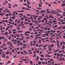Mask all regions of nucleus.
Returning <instances> with one entry per match:
<instances>
[{
	"instance_id": "nucleus-1",
	"label": "nucleus",
	"mask_w": 65,
	"mask_h": 65,
	"mask_svg": "<svg viewBox=\"0 0 65 65\" xmlns=\"http://www.w3.org/2000/svg\"><path fill=\"white\" fill-rule=\"evenodd\" d=\"M59 60L60 61H62L64 60V58H60L59 59Z\"/></svg>"
},
{
	"instance_id": "nucleus-2",
	"label": "nucleus",
	"mask_w": 65,
	"mask_h": 65,
	"mask_svg": "<svg viewBox=\"0 0 65 65\" xmlns=\"http://www.w3.org/2000/svg\"><path fill=\"white\" fill-rule=\"evenodd\" d=\"M48 50L49 51H52V48L50 47V45H48Z\"/></svg>"
},
{
	"instance_id": "nucleus-3",
	"label": "nucleus",
	"mask_w": 65,
	"mask_h": 65,
	"mask_svg": "<svg viewBox=\"0 0 65 65\" xmlns=\"http://www.w3.org/2000/svg\"><path fill=\"white\" fill-rule=\"evenodd\" d=\"M0 39L1 40H2V39H5V38H4V37H0Z\"/></svg>"
},
{
	"instance_id": "nucleus-4",
	"label": "nucleus",
	"mask_w": 65,
	"mask_h": 65,
	"mask_svg": "<svg viewBox=\"0 0 65 65\" xmlns=\"http://www.w3.org/2000/svg\"><path fill=\"white\" fill-rule=\"evenodd\" d=\"M27 33H28L29 34H30V32L29 31H27L24 32V34H27Z\"/></svg>"
},
{
	"instance_id": "nucleus-5",
	"label": "nucleus",
	"mask_w": 65,
	"mask_h": 65,
	"mask_svg": "<svg viewBox=\"0 0 65 65\" xmlns=\"http://www.w3.org/2000/svg\"><path fill=\"white\" fill-rule=\"evenodd\" d=\"M46 11L45 10H43L42 11H40V12H43V13H44Z\"/></svg>"
},
{
	"instance_id": "nucleus-6",
	"label": "nucleus",
	"mask_w": 65,
	"mask_h": 65,
	"mask_svg": "<svg viewBox=\"0 0 65 65\" xmlns=\"http://www.w3.org/2000/svg\"><path fill=\"white\" fill-rule=\"evenodd\" d=\"M59 49H58L57 50H55L54 51V53H56V52H58L59 51Z\"/></svg>"
},
{
	"instance_id": "nucleus-7",
	"label": "nucleus",
	"mask_w": 65,
	"mask_h": 65,
	"mask_svg": "<svg viewBox=\"0 0 65 65\" xmlns=\"http://www.w3.org/2000/svg\"><path fill=\"white\" fill-rule=\"evenodd\" d=\"M5 54L7 55H8L9 54V52L7 51L5 53Z\"/></svg>"
},
{
	"instance_id": "nucleus-8",
	"label": "nucleus",
	"mask_w": 65,
	"mask_h": 65,
	"mask_svg": "<svg viewBox=\"0 0 65 65\" xmlns=\"http://www.w3.org/2000/svg\"><path fill=\"white\" fill-rule=\"evenodd\" d=\"M38 63L39 65H40L41 64V61H38Z\"/></svg>"
},
{
	"instance_id": "nucleus-9",
	"label": "nucleus",
	"mask_w": 65,
	"mask_h": 65,
	"mask_svg": "<svg viewBox=\"0 0 65 65\" xmlns=\"http://www.w3.org/2000/svg\"><path fill=\"white\" fill-rule=\"evenodd\" d=\"M50 46H51V47H54V44H51V45H50Z\"/></svg>"
},
{
	"instance_id": "nucleus-10",
	"label": "nucleus",
	"mask_w": 65,
	"mask_h": 65,
	"mask_svg": "<svg viewBox=\"0 0 65 65\" xmlns=\"http://www.w3.org/2000/svg\"><path fill=\"white\" fill-rule=\"evenodd\" d=\"M40 56L41 57H44V56L43 54H41L40 55Z\"/></svg>"
},
{
	"instance_id": "nucleus-11",
	"label": "nucleus",
	"mask_w": 65,
	"mask_h": 65,
	"mask_svg": "<svg viewBox=\"0 0 65 65\" xmlns=\"http://www.w3.org/2000/svg\"><path fill=\"white\" fill-rule=\"evenodd\" d=\"M37 50L36 51H34L33 52V53L34 54H36V53H37Z\"/></svg>"
},
{
	"instance_id": "nucleus-12",
	"label": "nucleus",
	"mask_w": 65,
	"mask_h": 65,
	"mask_svg": "<svg viewBox=\"0 0 65 65\" xmlns=\"http://www.w3.org/2000/svg\"><path fill=\"white\" fill-rule=\"evenodd\" d=\"M5 35H8V32H6L5 33Z\"/></svg>"
},
{
	"instance_id": "nucleus-13",
	"label": "nucleus",
	"mask_w": 65,
	"mask_h": 65,
	"mask_svg": "<svg viewBox=\"0 0 65 65\" xmlns=\"http://www.w3.org/2000/svg\"><path fill=\"white\" fill-rule=\"evenodd\" d=\"M38 42H39V43H41V40L39 39V41H38Z\"/></svg>"
},
{
	"instance_id": "nucleus-14",
	"label": "nucleus",
	"mask_w": 65,
	"mask_h": 65,
	"mask_svg": "<svg viewBox=\"0 0 65 65\" xmlns=\"http://www.w3.org/2000/svg\"><path fill=\"white\" fill-rule=\"evenodd\" d=\"M40 59L41 61H42V60H43V58H40Z\"/></svg>"
},
{
	"instance_id": "nucleus-15",
	"label": "nucleus",
	"mask_w": 65,
	"mask_h": 65,
	"mask_svg": "<svg viewBox=\"0 0 65 65\" xmlns=\"http://www.w3.org/2000/svg\"><path fill=\"white\" fill-rule=\"evenodd\" d=\"M25 36H28L29 34H25Z\"/></svg>"
},
{
	"instance_id": "nucleus-16",
	"label": "nucleus",
	"mask_w": 65,
	"mask_h": 65,
	"mask_svg": "<svg viewBox=\"0 0 65 65\" xmlns=\"http://www.w3.org/2000/svg\"><path fill=\"white\" fill-rule=\"evenodd\" d=\"M62 7H63V6H65V4H62L61 5Z\"/></svg>"
},
{
	"instance_id": "nucleus-17",
	"label": "nucleus",
	"mask_w": 65,
	"mask_h": 65,
	"mask_svg": "<svg viewBox=\"0 0 65 65\" xmlns=\"http://www.w3.org/2000/svg\"><path fill=\"white\" fill-rule=\"evenodd\" d=\"M30 64H31V65H33V63H32V61L31 60L30 61Z\"/></svg>"
},
{
	"instance_id": "nucleus-18",
	"label": "nucleus",
	"mask_w": 65,
	"mask_h": 65,
	"mask_svg": "<svg viewBox=\"0 0 65 65\" xmlns=\"http://www.w3.org/2000/svg\"><path fill=\"white\" fill-rule=\"evenodd\" d=\"M46 46H47V45H43V47H46Z\"/></svg>"
},
{
	"instance_id": "nucleus-19",
	"label": "nucleus",
	"mask_w": 65,
	"mask_h": 65,
	"mask_svg": "<svg viewBox=\"0 0 65 65\" xmlns=\"http://www.w3.org/2000/svg\"><path fill=\"white\" fill-rule=\"evenodd\" d=\"M60 44L61 45H63V44L62 42V41L61 42H60Z\"/></svg>"
},
{
	"instance_id": "nucleus-20",
	"label": "nucleus",
	"mask_w": 65,
	"mask_h": 65,
	"mask_svg": "<svg viewBox=\"0 0 65 65\" xmlns=\"http://www.w3.org/2000/svg\"><path fill=\"white\" fill-rule=\"evenodd\" d=\"M45 35H47V36H48V34L47 33H46L44 34Z\"/></svg>"
},
{
	"instance_id": "nucleus-21",
	"label": "nucleus",
	"mask_w": 65,
	"mask_h": 65,
	"mask_svg": "<svg viewBox=\"0 0 65 65\" xmlns=\"http://www.w3.org/2000/svg\"><path fill=\"white\" fill-rule=\"evenodd\" d=\"M64 48H65V46L64 45H63L62 46V49L64 50Z\"/></svg>"
},
{
	"instance_id": "nucleus-22",
	"label": "nucleus",
	"mask_w": 65,
	"mask_h": 65,
	"mask_svg": "<svg viewBox=\"0 0 65 65\" xmlns=\"http://www.w3.org/2000/svg\"><path fill=\"white\" fill-rule=\"evenodd\" d=\"M52 42L53 43H55L56 42V41H55L54 40H53V41H52Z\"/></svg>"
},
{
	"instance_id": "nucleus-23",
	"label": "nucleus",
	"mask_w": 65,
	"mask_h": 65,
	"mask_svg": "<svg viewBox=\"0 0 65 65\" xmlns=\"http://www.w3.org/2000/svg\"><path fill=\"white\" fill-rule=\"evenodd\" d=\"M60 44H57V47L59 48V45Z\"/></svg>"
},
{
	"instance_id": "nucleus-24",
	"label": "nucleus",
	"mask_w": 65,
	"mask_h": 65,
	"mask_svg": "<svg viewBox=\"0 0 65 65\" xmlns=\"http://www.w3.org/2000/svg\"><path fill=\"white\" fill-rule=\"evenodd\" d=\"M12 32H13V31H17V29H13L12 30Z\"/></svg>"
},
{
	"instance_id": "nucleus-25",
	"label": "nucleus",
	"mask_w": 65,
	"mask_h": 65,
	"mask_svg": "<svg viewBox=\"0 0 65 65\" xmlns=\"http://www.w3.org/2000/svg\"><path fill=\"white\" fill-rule=\"evenodd\" d=\"M15 16L13 17H12V19H15Z\"/></svg>"
},
{
	"instance_id": "nucleus-26",
	"label": "nucleus",
	"mask_w": 65,
	"mask_h": 65,
	"mask_svg": "<svg viewBox=\"0 0 65 65\" xmlns=\"http://www.w3.org/2000/svg\"><path fill=\"white\" fill-rule=\"evenodd\" d=\"M11 52H13V53H14V50L13 49H12V50H11Z\"/></svg>"
},
{
	"instance_id": "nucleus-27",
	"label": "nucleus",
	"mask_w": 65,
	"mask_h": 65,
	"mask_svg": "<svg viewBox=\"0 0 65 65\" xmlns=\"http://www.w3.org/2000/svg\"><path fill=\"white\" fill-rule=\"evenodd\" d=\"M46 5H48V3L47 2H46L45 3Z\"/></svg>"
},
{
	"instance_id": "nucleus-28",
	"label": "nucleus",
	"mask_w": 65,
	"mask_h": 65,
	"mask_svg": "<svg viewBox=\"0 0 65 65\" xmlns=\"http://www.w3.org/2000/svg\"><path fill=\"white\" fill-rule=\"evenodd\" d=\"M6 11L7 12H8V13H10V12L9 10H6Z\"/></svg>"
},
{
	"instance_id": "nucleus-29",
	"label": "nucleus",
	"mask_w": 65,
	"mask_h": 65,
	"mask_svg": "<svg viewBox=\"0 0 65 65\" xmlns=\"http://www.w3.org/2000/svg\"><path fill=\"white\" fill-rule=\"evenodd\" d=\"M62 51L61 50H59V51L58 52V53H62Z\"/></svg>"
},
{
	"instance_id": "nucleus-30",
	"label": "nucleus",
	"mask_w": 65,
	"mask_h": 65,
	"mask_svg": "<svg viewBox=\"0 0 65 65\" xmlns=\"http://www.w3.org/2000/svg\"><path fill=\"white\" fill-rule=\"evenodd\" d=\"M9 21L10 22H13V20L12 19H9Z\"/></svg>"
},
{
	"instance_id": "nucleus-31",
	"label": "nucleus",
	"mask_w": 65,
	"mask_h": 65,
	"mask_svg": "<svg viewBox=\"0 0 65 65\" xmlns=\"http://www.w3.org/2000/svg\"><path fill=\"white\" fill-rule=\"evenodd\" d=\"M63 54H62V53L60 55V57H62L63 56Z\"/></svg>"
},
{
	"instance_id": "nucleus-32",
	"label": "nucleus",
	"mask_w": 65,
	"mask_h": 65,
	"mask_svg": "<svg viewBox=\"0 0 65 65\" xmlns=\"http://www.w3.org/2000/svg\"><path fill=\"white\" fill-rule=\"evenodd\" d=\"M43 20H44V21H47V19H46L45 18H44L43 19Z\"/></svg>"
},
{
	"instance_id": "nucleus-33",
	"label": "nucleus",
	"mask_w": 65,
	"mask_h": 65,
	"mask_svg": "<svg viewBox=\"0 0 65 65\" xmlns=\"http://www.w3.org/2000/svg\"><path fill=\"white\" fill-rule=\"evenodd\" d=\"M17 57V55H14L13 56V58L14 59H15V58Z\"/></svg>"
},
{
	"instance_id": "nucleus-34",
	"label": "nucleus",
	"mask_w": 65,
	"mask_h": 65,
	"mask_svg": "<svg viewBox=\"0 0 65 65\" xmlns=\"http://www.w3.org/2000/svg\"><path fill=\"white\" fill-rule=\"evenodd\" d=\"M18 31L19 32H20V33H22V32H23V31L22 30H19Z\"/></svg>"
},
{
	"instance_id": "nucleus-35",
	"label": "nucleus",
	"mask_w": 65,
	"mask_h": 65,
	"mask_svg": "<svg viewBox=\"0 0 65 65\" xmlns=\"http://www.w3.org/2000/svg\"><path fill=\"white\" fill-rule=\"evenodd\" d=\"M34 23H37V21L36 20H35L34 21Z\"/></svg>"
},
{
	"instance_id": "nucleus-36",
	"label": "nucleus",
	"mask_w": 65,
	"mask_h": 65,
	"mask_svg": "<svg viewBox=\"0 0 65 65\" xmlns=\"http://www.w3.org/2000/svg\"><path fill=\"white\" fill-rule=\"evenodd\" d=\"M65 24V22H63L61 23V24L62 25H64Z\"/></svg>"
},
{
	"instance_id": "nucleus-37",
	"label": "nucleus",
	"mask_w": 65,
	"mask_h": 65,
	"mask_svg": "<svg viewBox=\"0 0 65 65\" xmlns=\"http://www.w3.org/2000/svg\"><path fill=\"white\" fill-rule=\"evenodd\" d=\"M8 43L9 44H12V43L10 42H8Z\"/></svg>"
},
{
	"instance_id": "nucleus-38",
	"label": "nucleus",
	"mask_w": 65,
	"mask_h": 65,
	"mask_svg": "<svg viewBox=\"0 0 65 65\" xmlns=\"http://www.w3.org/2000/svg\"><path fill=\"white\" fill-rule=\"evenodd\" d=\"M20 53L21 54H22V55H23L24 54V52H23L22 51H21L20 52Z\"/></svg>"
},
{
	"instance_id": "nucleus-39",
	"label": "nucleus",
	"mask_w": 65,
	"mask_h": 65,
	"mask_svg": "<svg viewBox=\"0 0 65 65\" xmlns=\"http://www.w3.org/2000/svg\"><path fill=\"white\" fill-rule=\"evenodd\" d=\"M50 11H53V12H55V11H57V10H56L55 11H54V10H51Z\"/></svg>"
},
{
	"instance_id": "nucleus-40",
	"label": "nucleus",
	"mask_w": 65,
	"mask_h": 65,
	"mask_svg": "<svg viewBox=\"0 0 65 65\" xmlns=\"http://www.w3.org/2000/svg\"><path fill=\"white\" fill-rule=\"evenodd\" d=\"M53 23H56V20H53Z\"/></svg>"
},
{
	"instance_id": "nucleus-41",
	"label": "nucleus",
	"mask_w": 65,
	"mask_h": 65,
	"mask_svg": "<svg viewBox=\"0 0 65 65\" xmlns=\"http://www.w3.org/2000/svg\"><path fill=\"white\" fill-rule=\"evenodd\" d=\"M57 24V23H54L53 24V25H56Z\"/></svg>"
},
{
	"instance_id": "nucleus-42",
	"label": "nucleus",
	"mask_w": 65,
	"mask_h": 65,
	"mask_svg": "<svg viewBox=\"0 0 65 65\" xmlns=\"http://www.w3.org/2000/svg\"><path fill=\"white\" fill-rule=\"evenodd\" d=\"M28 54H33V53L32 52H28Z\"/></svg>"
},
{
	"instance_id": "nucleus-43",
	"label": "nucleus",
	"mask_w": 65,
	"mask_h": 65,
	"mask_svg": "<svg viewBox=\"0 0 65 65\" xmlns=\"http://www.w3.org/2000/svg\"><path fill=\"white\" fill-rule=\"evenodd\" d=\"M33 57H36V54H35L33 56Z\"/></svg>"
},
{
	"instance_id": "nucleus-44",
	"label": "nucleus",
	"mask_w": 65,
	"mask_h": 65,
	"mask_svg": "<svg viewBox=\"0 0 65 65\" xmlns=\"http://www.w3.org/2000/svg\"><path fill=\"white\" fill-rule=\"evenodd\" d=\"M57 43H58L57 44H59V43H60V42L58 40L57 41Z\"/></svg>"
},
{
	"instance_id": "nucleus-45",
	"label": "nucleus",
	"mask_w": 65,
	"mask_h": 65,
	"mask_svg": "<svg viewBox=\"0 0 65 65\" xmlns=\"http://www.w3.org/2000/svg\"><path fill=\"white\" fill-rule=\"evenodd\" d=\"M24 24H25V25H28V23H27V22H24Z\"/></svg>"
},
{
	"instance_id": "nucleus-46",
	"label": "nucleus",
	"mask_w": 65,
	"mask_h": 65,
	"mask_svg": "<svg viewBox=\"0 0 65 65\" xmlns=\"http://www.w3.org/2000/svg\"><path fill=\"white\" fill-rule=\"evenodd\" d=\"M60 54L59 53H58L57 54V56H58V57H59V56H60Z\"/></svg>"
},
{
	"instance_id": "nucleus-47",
	"label": "nucleus",
	"mask_w": 65,
	"mask_h": 65,
	"mask_svg": "<svg viewBox=\"0 0 65 65\" xmlns=\"http://www.w3.org/2000/svg\"><path fill=\"white\" fill-rule=\"evenodd\" d=\"M26 15L28 16H30L31 15V14H26Z\"/></svg>"
},
{
	"instance_id": "nucleus-48",
	"label": "nucleus",
	"mask_w": 65,
	"mask_h": 65,
	"mask_svg": "<svg viewBox=\"0 0 65 65\" xmlns=\"http://www.w3.org/2000/svg\"><path fill=\"white\" fill-rule=\"evenodd\" d=\"M30 26V27H31L32 26V23H30V24H29Z\"/></svg>"
},
{
	"instance_id": "nucleus-49",
	"label": "nucleus",
	"mask_w": 65,
	"mask_h": 65,
	"mask_svg": "<svg viewBox=\"0 0 65 65\" xmlns=\"http://www.w3.org/2000/svg\"><path fill=\"white\" fill-rule=\"evenodd\" d=\"M41 36L42 37H45V36L44 35H43V34L41 35Z\"/></svg>"
},
{
	"instance_id": "nucleus-50",
	"label": "nucleus",
	"mask_w": 65,
	"mask_h": 65,
	"mask_svg": "<svg viewBox=\"0 0 65 65\" xmlns=\"http://www.w3.org/2000/svg\"><path fill=\"white\" fill-rule=\"evenodd\" d=\"M34 34H38V32H36L34 33Z\"/></svg>"
},
{
	"instance_id": "nucleus-51",
	"label": "nucleus",
	"mask_w": 65,
	"mask_h": 65,
	"mask_svg": "<svg viewBox=\"0 0 65 65\" xmlns=\"http://www.w3.org/2000/svg\"><path fill=\"white\" fill-rule=\"evenodd\" d=\"M44 21L43 20H42L41 21V23H44Z\"/></svg>"
},
{
	"instance_id": "nucleus-52",
	"label": "nucleus",
	"mask_w": 65,
	"mask_h": 65,
	"mask_svg": "<svg viewBox=\"0 0 65 65\" xmlns=\"http://www.w3.org/2000/svg\"><path fill=\"white\" fill-rule=\"evenodd\" d=\"M9 64H10V63H11V61H8L7 62Z\"/></svg>"
},
{
	"instance_id": "nucleus-53",
	"label": "nucleus",
	"mask_w": 65,
	"mask_h": 65,
	"mask_svg": "<svg viewBox=\"0 0 65 65\" xmlns=\"http://www.w3.org/2000/svg\"><path fill=\"white\" fill-rule=\"evenodd\" d=\"M6 17H9V15H8V14H6Z\"/></svg>"
},
{
	"instance_id": "nucleus-54",
	"label": "nucleus",
	"mask_w": 65,
	"mask_h": 65,
	"mask_svg": "<svg viewBox=\"0 0 65 65\" xmlns=\"http://www.w3.org/2000/svg\"><path fill=\"white\" fill-rule=\"evenodd\" d=\"M50 30H48L47 31V33H50Z\"/></svg>"
},
{
	"instance_id": "nucleus-55",
	"label": "nucleus",
	"mask_w": 65,
	"mask_h": 65,
	"mask_svg": "<svg viewBox=\"0 0 65 65\" xmlns=\"http://www.w3.org/2000/svg\"><path fill=\"white\" fill-rule=\"evenodd\" d=\"M27 4H29V5H30V2H28L27 3Z\"/></svg>"
},
{
	"instance_id": "nucleus-56",
	"label": "nucleus",
	"mask_w": 65,
	"mask_h": 65,
	"mask_svg": "<svg viewBox=\"0 0 65 65\" xmlns=\"http://www.w3.org/2000/svg\"><path fill=\"white\" fill-rule=\"evenodd\" d=\"M32 44H33V46H36V45H35V44L34 43H33Z\"/></svg>"
},
{
	"instance_id": "nucleus-57",
	"label": "nucleus",
	"mask_w": 65,
	"mask_h": 65,
	"mask_svg": "<svg viewBox=\"0 0 65 65\" xmlns=\"http://www.w3.org/2000/svg\"><path fill=\"white\" fill-rule=\"evenodd\" d=\"M52 15H51L49 16V18H50L51 19L52 18Z\"/></svg>"
},
{
	"instance_id": "nucleus-58",
	"label": "nucleus",
	"mask_w": 65,
	"mask_h": 65,
	"mask_svg": "<svg viewBox=\"0 0 65 65\" xmlns=\"http://www.w3.org/2000/svg\"><path fill=\"white\" fill-rule=\"evenodd\" d=\"M61 28V27H59L57 28V29H60Z\"/></svg>"
},
{
	"instance_id": "nucleus-59",
	"label": "nucleus",
	"mask_w": 65,
	"mask_h": 65,
	"mask_svg": "<svg viewBox=\"0 0 65 65\" xmlns=\"http://www.w3.org/2000/svg\"><path fill=\"white\" fill-rule=\"evenodd\" d=\"M16 33H17V32L14 31L13 32V34H14Z\"/></svg>"
},
{
	"instance_id": "nucleus-60",
	"label": "nucleus",
	"mask_w": 65,
	"mask_h": 65,
	"mask_svg": "<svg viewBox=\"0 0 65 65\" xmlns=\"http://www.w3.org/2000/svg\"><path fill=\"white\" fill-rule=\"evenodd\" d=\"M13 15H14L15 16V15H16L15 14H14L13 13L12 15V16H13Z\"/></svg>"
},
{
	"instance_id": "nucleus-61",
	"label": "nucleus",
	"mask_w": 65,
	"mask_h": 65,
	"mask_svg": "<svg viewBox=\"0 0 65 65\" xmlns=\"http://www.w3.org/2000/svg\"><path fill=\"white\" fill-rule=\"evenodd\" d=\"M11 32H11V31H9V32H8V34H11Z\"/></svg>"
},
{
	"instance_id": "nucleus-62",
	"label": "nucleus",
	"mask_w": 65,
	"mask_h": 65,
	"mask_svg": "<svg viewBox=\"0 0 65 65\" xmlns=\"http://www.w3.org/2000/svg\"><path fill=\"white\" fill-rule=\"evenodd\" d=\"M6 59H8L9 58V57L8 56H7L6 57Z\"/></svg>"
},
{
	"instance_id": "nucleus-63",
	"label": "nucleus",
	"mask_w": 65,
	"mask_h": 65,
	"mask_svg": "<svg viewBox=\"0 0 65 65\" xmlns=\"http://www.w3.org/2000/svg\"><path fill=\"white\" fill-rule=\"evenodd\" d=\"M3 50H7V48L4 47L3 49Z\"/></svg>"
},
{
	"instance_id": "nucleus-64",
	"label": "nucleus",
	"mask_w": 65,
	"mask_h": 65,
	"mask_svg": "<svg viewBox=\"0 0 65 65\" xmlns=\"http://www.w3.org/2000/svg\"><path fill=\"white\" fill-rule=\"evenodd\" d=\"M62 28L63 29H65V26H63L62 27Z\"/></svg>"
}]
</instances>
